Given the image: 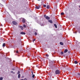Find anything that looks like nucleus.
Segmentation results:
<instances>
[{
    "label": "nucleus",
    "mask_w": 80,
    "mask_h": 80,
    "mask_svg": "<svg viewBox=\"0 0 80 80\" xmlns=\"http://www.w3.org/2000/svg\"><path fill=\"white\" fill-rule=\"evenodd\" d=\"M1 25V26L2 27L3 26L2 25Z\"/></svg>",
    "instance_id": "nucleus-38"
},
{
    "label": "nucleus",
    "mask_w": 80,
    "mask_h": 80,
    "mask_svg": "<svg viewBox=\"0 0 80 80\" xmlns=\"http://www.w3.org/2000/svg\"><path fill=\"white\" fill-rule=\"evenodd\" d=\"M17 37H19V36L18 35L17 36Z\"/></svg>",
    "instance_id": "nucleus-35"
},
{
    "label": "nucleus",
    "mask_w": 80,
    "mask_h": 80,
    "mask_svg": "<svg viewBox=\"0 0 80 80\" xmlns=\"http://www.w3.org/2000/svg\"><path fill=\"white\" fill-rule=\"evenodd\" d=\"M20 73V71H18V72L17 73V74H19Z\"/></svg>",
    "instance_id": "nucleus-26"
},
{
    "label": "nucleus",
    "mask_w": 80,
    "mask_h": 80,
    "mask_svg": "<svg viewBox=\"0 0 80 80\" xmlns=\"http://www.w3.org/2000/svg\"><path fill=\"white\" fill-rule=\"evenodd\" d=\"M38 1H40L41 0H38Z\"/></svg>",
    "instance_id": "nucleus-37"
},
{
    "label": "nucleus",
    "mask_w": 80,
    "mask_h": 80,
    "mask_svg": "<svg viewBox=\"0 0 80 80\" xmlns=\"http://www.w3.org/2000/svg\"><path fill=\"white\" fill-rule=\"evenodd\" d=\"M16 53H18V51H17L16 52Z\"/></svg>",
    "instance_id": "nucleus-32"
},
{
    "label": "nucleus",
    "mask_w": 80,
    "mask_h": 80,
    "mask_svg": "<svg viewBox=\"0 0 80 80\" xmlns=\"http://www.w3.org/2000/svg\"><path fill=\"white\" fill-rule=\"evenodd\" d=\"M12 23L14 25H16L17 24V22L15 21H12Z\"/></svg>",
    "instance_id": "nucleus-4"
},
{
    "label": "nucleus",
    "mask_w": 80,
    "mask_h": 80,
    "mask_svg": "<svg viewBox=\"0 0 80 80\" xmlns=\"http://www.w3.org/2000/svg\"><path fill=\"white\" fill-rule=\"evenodd\" d=\"M47 8H48V9L49 8V5H47Z\"/></svg>",
    "instance_id": "nucleus-20"
},
{
    "label": "nucleus",
    "mask_w": 80,
    "mask_h": 80,
    "mask_svg": "<svg viewBox=\"0 0 80 80\" xmlns=\"http://www.w3.org/2000/svg\"><path fill=\"white\" fill-rule=\"evenodd\" d=\"M78 75L79 77H80V73H78Z\"/></svg>",
    "instance_id": "nucleus-27"
},
{
    "label": "nucleus",
    "mask_w": 80,
    "mask_h": 80,
    "mask_svg": "<svg viewBox=\"0 0 80 80\" xmlns=\"http://www.w3.org/2000/svg\"><path fill=\"white\" fill-rule=\"evenodd\" d=\"M2 47H5V43H3Z\"/></svg>",
    "instance_id": "nucleus-13"
},
{
    "label": "nucleus",
    "mask_w": 80,
    "mask_h": 80,
    "mask_svg": "<svg viewBox=\"0 0 80 80\" xmlns=\"http://www.w3.org/2000/svg\"><path fill=\"white\" fill-rule=\"evenodd\" d=\"M68 52V50L67 49L65 50L64 51V53H67Z\"/></svg>",
    "instance_id": "nucleus-10"
},
{
    "label": "nucleus",
    "mask_w": 80,
    "mask_h": 80,
    "mask_svg": "<svg viewBox=\"0 0 80 80\" xmlns=\"http://www.w3.org/2000/svg\"><path fill=\"white\" fill-rule=\"evenodd\" d=\"M25 21H26V20L25 19V18H22V22L23 23H25L26 22Z\"/></svg>",
    "instance_id": "nucleus-3"
},
{
    "label": "nucleus",
    "mask_w": 80,
    "mask_h": 80,
    "mask_svg": "<svg viewBox=\"0 0 80 80\" xmlns=\"http://www.w3.org/2000/svg\"><path fill=\"white\" fill-rule=\"evenodd\" d=\"M61 55H63V52H61Z\"/></svg>",
    "instance_id": "nucleus-22"
},
{
    "label": "nucleus",
    "mask_w": 80,
    "mask_h": 80,
    "mask_svg": "<svg viewBox=\"0 0 80 80\" xmlns=\"http://www.w3.org/2000/svg\"><path fill=\"white\" fill-rule=\"evenodd\" d=\"M74 63H75V64H77V63H78V62H77V61H75L74 62Z\"/></svg>",
    "instance_id": "nucleus-14"
},
{
    "label": "nucleus",
    "mask_w": 80,
    "mask_h": 80,
    "mask_svg": "<svg viewBox=\"0 0 80 80\" xmlns=\"http://www.w3.org/2000/svg\"><path fill=\"white\" fill-rule=\"evenodd\" d=\"M20 27L21 28V29L22 30H23V26H20Z\"/></svg>",
    "instance_id": "nucleus-9"
},
{
    "label": "nucleus",
    "mask_w": 80,
    "mask_h": 80,
    "mask_svg": "<svg viewBox=\"0 0 80 80\" xmlns=\"http://www.w3.org/2000/svg\"><path fill=\"white\" fill-rule=\"evenodd\" d=\"M18 78H20V74H19L18 75Z\"/></svg>",
    "instance_id": "nucleus-16"
},
{
    "label": "nucleus",
    "mask_w": 80,
    "mask_h": 80,
    "mask_svg": "<svg viewBox=\"0 0 80 80\" xmlns=\"http://www.w3.org/2000/svg\"><path fill=\"white\" fill-rule=\"evenodd\" d=\"M46 57H48L49 56V55H48V54H46Z\"/></svg>",
    "instance_id": "nucleus-25"
},
{
    "label": "nucleus",
    "mask_w": 80,
    "mask_h": 80,
    "mask_svg": "<svg viewBox=\"0 0 80 80\" xmlns=\"http://www.w3.org/2000/svg\"><path fill=\"white\" fill-rule=\"evenodd\" d=\"M32 78H35V74H33L32 75Z\"/></svg>",
    "instance_id": "nucleus-19"
},
{
    "label": "nucleus",
    "mask_w": 80,
    "mask_h": 80,
    "mask_svg": "<svg viewBox=\"0 0 80 80\" xmlns=\"http://www.w3.org/2000/svg\"><path fill=\"white\" fill-rule=\"evenodd\" d=\"M68 53H70V52L68 51Z\"/></svg>",
    "instance_id": "nucleus-34"
},
{
    "label": "nucleus",
    "mask_w": 80,
    "mask_h": 80,
    "mask_svg": "<svg viewBox=\"0 0 80 80\" xmlns=\"http://www.w3.org/2000/svg\"><path fill=\"white\" fill-rule=\"evenodd\" d=\"M45 18L46 20H49V19H50V17H48V16H46L45 17Z\"/></svg>",
    "instance_id": "nucleus-7"
},
{
    "label": "nucleus",
    "mask_w": 80,
    "mask_h": 80,
    "mask_svg": "<svg viewBox=\"0 0 80 80\" xmlns=\"http://www.w3.org/2000/svg\"><path fill=\"white\" fill-rule=\"evenodd\" d=\"M61 15H64V13L63 12H61Z\"/></svg>",
    "instance_id": "nucleus-18"
},
{
    "label": "nucleus",
    "mask_w": 80,
    "mask_h": 80,
    "mask_svg": "<svg viewBox=\"0 0 80 80\" xmlns=\"http://www.w3.org/2000/svg\"><path fill=\"white\" fill-rule=\"evenodd\" d=\"M43 6L44 7H46V5L44 4Z\"/></svg>",
    "instance_id": "nucleus-28"
},
{
    "label": "nucleus",
    "mask_w": 80,
    "mask_h": 80,
    "mask_svg": "<svg viewBox=\"0 0 80 80\" xmlns=\"http://www.w3.org/2000/svg\"><path fill=\"white\" fill-rule=\"evenodd\" d=\"M55 73L56 75H58V74H60V71L58 70H56Z\"/></svg>",
    "instance_id": "nucleus-1"
},
{
    "label": "nucleus",
    "mask_w": 80,
    "mask_h": 80,
    "mask_svg": "<svg viewBox=\"0 0 80 80\" xmlns=\"http://www.w3.org/2000/svg\"><path fill=\"white\" fill-rule=\"evenodd\" d=\"M17 40V43L18 44L20 43H21V39H18L16 40Z\"/></svg>",
    "instance_id": "nucleus-2"
},
{
    "label": "nucleus",
    "mask_w": 80,
    "mask_h": 80,
    "mask_svg": "<svg viewBox=\"0 0 80 80\" xmlns=\"http://www.w3.org/2000/svg\"><path fill=\"white\" fill-rule=\"evenodd\" d=\"M78 32L79 33H80V28H79L78 29Z\"/></svg>",
    "instance_id": "nucleus-17"
},
{
    "label": "nucleus",
    "mask_w": 80,
    "mask_h": 80,
    "mask_svg": "<svg viewBox=\"0 0 80 80\" xmlns=\"http://www.w3.org/2000/svg\"><path fill=\"white\" fill-rule=\"evenodd\" d=\"M23 26L24 28H26V25H25V24H24Z\"/></svg>",
    "instance_id": "nucleus-24"
},
{
    "label": "nucleus",
    "mask_w": 80,
    "mask_h": 80,
    "mask_svg": "<svg viewBox=\"0 0 80 80\" xmlns=\"http://www.w3.org/2000/svg\"><path fill=\"white\" fill-rule=\"evenodd\" d=\"M12 70H15V69H12Z\"/></svg>",
    "instance_id": "nucleus-33"
},
{
    "label": "nucleus",
    "mask_w": 80,
    "mask_h": 80,
    "mask_svg": "<svg viewBox=\"0 0 80 80\" xmlns=\"http://www.w3.org/2000/svg\"><path fill=\"white\" fill-rule=\"evenodd\" d=\"M34 34L35 35H37V32H35Z\"/></svg>",
    "instance_id": "nucleus-21"
},
{
    "label": "nucleus",
    "mask_w": 80,
    "mask_h": 80,
    "mask_svg": "<svg viewBox=\"0 0 80 80\" xmlns=\"http://www.w3.org/2000/svg\"><path fill=\"white\" fill-rule=\"evenodd\" d=\"M48 21L49 22H50V23H53V22L52 20H49Z\"/></svg>",
    "instance_id": "nucleus-8"
},
{
    "label": "nucleus",
    "mask_w": 80,
    "mask_h": 80,
    "mask_svg": "<svg viewBox=\"0 0 80 80\" xmlns=\"http://www.w3.org/2000/svg\"><path fill=\"white\" fill-rule=\"evenodd\" d=\"M3 80V78L2 77L0 78V80Z\"/></svg>",
    "instance_id": "nucleus-23"
},
{
    "label": "nucleus",
    "mask_w": 80,
    "mask_h": 80,
    "mask_svg": "<svg viewBox=\"0 0 80 80\" xmlns=\"http://www.w3.org/2000/svg\"><path fill=\"white\" fill-rule=\"evenodd\" d=\"M46 17V15H44V18H45V17Z\"/></svg>",
    "instance_id": "nucleus-31"
},
{
    "label": "nucleus",
    "mask_w": 80,
    "mask_h": 80,
    "mask_svg": "<svg viewBox=\"0 0 80 80\" xmlns=\"http://www.w3.org/2000/svg\"><path fill=\"white\" fill-rule=\"evenodd\" d=\"M60 45H63V43L62 42H60Z\"/></svg>",
    "instance_id": "nucleus-12"
},
{
    "label": "nucleus",
    "mask_w": 80,
    "mask_h": 80,
    "mask_svg": "<svg viewBox=\"0 0 80 80\" xmlns=\"http://www.w3.org/2000/svg\"><path fill=\"white\" fill-rule=\"evenodd\" d=\"M36 39H34L33 40V42H34V41H35Z\"/></svg>",
    "instance_id": "nucleus-30"
},
{
    "label": "nucleus",
    "mask_w": 80,
    "mask_h": 80,
    "mask_svg": "<svg viewBox=\"0 0 80 80\" xmlns=\"http://www.w3.org/2000/svg\"><path fill=\"white\" fill-rule=\"evenodd\" d=\"M20 34H21V35H25V34H26V33L23 32H20Z\"/></svg>",
    "instance_id": "nucleus-6"
},
{
    "label": "nucleus",
    "mask_w": 80,
    "mask_h": 80,
    "mask_svg": "<svg viewBox=\"0 0 80 80\" xmlns=\"http://www.w3.org/2000/svg\"><path fill=\"white\" fill-rule=\"evenodd\" d=\"M40 7V6H36L35 7V8H36V9H39Z\"/></svg>",
    "instance_id": "nucleus-5"
},
{
    "label": "nucleus",
    "mask_w": 80,
    "mask_h": 80,
    "mask_svg": "<svg viewBox=\"0 0 80 80\" xmlns=\"http://www.w3.org/2000/svg\"><path fill=\"white\" fill-rule=\"evenodd\" d=\"M54 26L56 28H57V24H54Z\"/></svg>",
    "instance_id": "nucleus-11"
},
{
    "label": "nucleus",
    "mask_w": 80,
    "mask_h": 80,
    "mask_svg": "<svg viewBox=\"0 0 80 80\" xmlns=\"http://www.w3.org/2000/svg\"><path fill=\"white\" fill-rule=\"evenodd\" d=\"M31 73H32V75H33V72L32 71H31Z\"/></svg>",
    "instance_id": "nucleus-29"
},
{
    "label": "nucleus",
    "mask_w": 80,
    "mask_h": 80,
    "mask_svg": "<svg viewBox=\"0 0 80 80\" xmlns=\"http://www.w3.org/2000/svg\"><path fill=\"white\" fill-rule=\"evenodd\" d=\"M26 79H26V78H25L24 79V80H26Z\"/></svg>",
    "instance_id": "nucleus-36"
},
{
    "label": "nucleus",
    "mask_w": 80,
    "mask_h": 80,
    "mask_svg": "<svg viewBox=\"0 0 80 80\" xmlns=\"http://www.w3.org/2000/svg\"><path fill=\"white\" fill-rule=\"evenodd\" d=\"M11 73H13V74H15V73L13 72V71H11Z\"/></svg>",
    "instance_id": "nucleus-15"
}]
</instances>
